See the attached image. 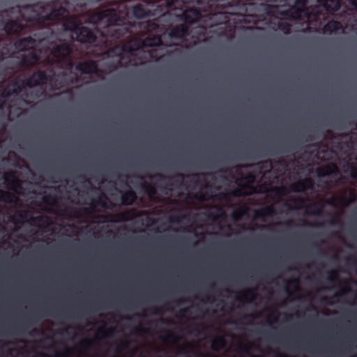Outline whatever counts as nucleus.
Masks as SVG:
<instances>
[{
    "label": "nucleus",
    "instance_id": "1",
    "mask_svg": "<svg viewBox=\"0 0 357 357\" xmlns=\"http://www.w3.org/2000/svg\"><path fill=\"white\" fill-rule=\"evenodd\" d=\"M128 10L124 9L120 12L113 8H107L93 13L89 17V22L96 26H103L102 31L99 29H90L80 25L75 36L76 40L85 44L94 45L107 48L108 56L116 58V66H137L142 61H133L142 45L157 47L163 45L160 36H149L143 42L139 40L131 41L129 43L114 45L120 38L130 33L129 24H126L125 18Z\"/></svg>",
    "mask_w": 357,
    "mask_h": 357
},
{
    "label": "nucleus",
    "instance_id": "2",
    "mask_svg": "<svg viewBox=\"0 0 357 357\" xmlns=\"http://www.w3.org/2000/svg\"><path fill=\"white\" fill-rule=\"evenodd\" d=\"M26 7L31 10H35L36 8L40 10L26 20L27 22H31L39 29L45 28L53 31L52 26L61 22L63 31L72 32L75 35L81 25L75 20L66 18L69 12L64 6H60L59 8H53L50 4L44 5L40 3L36 5H29Z\"/></svg>",
    "mask_w": 357,
    "mask_h": 357
},
{
    "label": "nucleus",
    "instance_id": "3",
    "mask_svg": "<svg viewBox=\"0 0 357 357\" xmlns=\"http://www.w3.org/2000/svg\"><path fill=\"white\" fill-rule=\"evenodd\" d=\"M49 50L51 56V58L49 59L50 62L61 69L72 70L75 68L76 70L84 75L98 74L99 72L98 65L93 60L79 62L75 66L71 56L73 47L68 42L63 40L59 43H52Z\"/></svg>",
    "mask_w": 357,
    "mask_h": 357
},
{
    "label": "nucleus",
    "instance_id": "4",
    "mask_svg": "<svg viewBox=\"0 0 357 357\" xmlns=\"http://www.w3.org/2000/svg\"><path fill=\"white\" fill-rule=\"evenodd\" d=\"M150 6L153 7V5H151L150 3L147 5H144L142 3H137L132 6L131 9L130 10L124 3H119L116 8H112L113 9L116 10L118 12L123 10L124 9H126L128 10V15L126 18H125L124 22L123 23L126 24H129V26L130 27V33H129L128 36H126L125 37H121L120 41H123L130 38L134 34V32L136 31L137 27L135 23H132L129 20L130 13H131V15L136 19L146 18L153 15L152 9L149 8Z\"/></svg>",
    "mask_w": 357,
    "mask_h": 357
},
{
    "label": "nucleus",
    "instance_id": "5",
    "mask_svg": "<svg viewBox=\"0 0 357 357\" xmlns=\"http://www.w3.org/2000/svg\"><path fill=\"white\" fill-rule=\"evenodd\" d=\"M33 220L38 227H47L50 225V219L47 215L33 217V212L30 210H18L12 216V221L16 224H23L25 221Z\"/></svg>",
    "mask_w": 357,
    "mask_h": 357
},
{
    "label": "nucleus",
    "instance_id": "6",
    "mask_svg": "<svg viewBox=\"0 0 357 357\" xmlns=\"http://www.w3.org/2000/svg\"><path fill=\"white\" fill-rule=\"evenodd\" d=\"M66 73H62L56 77L54 74L50 76L43 70H37L34 72L31 76L24 79L26 87L32 88L36 86H43L48 81L53 82L54 79H59L64 77Z\"/></svg>",
    "mask_w": 357,
    "mask_h": 357
},
{
    "label": "nucleus",
    "instance_id": "7",
    "mask_svg": "<svg viewBox=\"0 0 357 357\" xmlns=\"http://www.w3.org/2000/svg\"><path fill=\"white\" fill-rule=\"evenodd\" d=\"M3 178L8 189L16 194H23L24 191L22 186L23 181L18 178L16 172L13 170L6 172L3 174Z\"/></svg>",
    "mask_w": 357,
    "mask_h": 357
},
{
    "label": "nucleus",
    "instance_id": "8",
    "mask_svg": "<svg viewBox=\"0 0 357 357\" xmlns=\"http://www.w3.org/2000/svg\"><path fill=\"white\" fill-rule=\"evenodd\" d=\"M26 87L24 79H15L3 89L1 97L7 99L13 96H18Z\"/></svg>",
    "mask_w": 357,
    "mask_h": 357
},
{
    "label": "nucleus",
    "instance_id": "9",
    "mask_svg": "<svg viewBox=\"0 0 357 357\" xmlns=\"http://www.w3.org/2000/svg\"><path fill=\"white\" fill-rule=\"evenodd\" d=\"M349 3L357 8V0H348ZM342 0H318V3L322 6L328 14L335 15L342 6Z\"/></svg>",
    "mask_w": 357,
    "mask_h": 357
},
{
    "label": "nucleus",
    "instance_id": "10",
    "mask_svg": "<svg viewBox=\"0 0 357 357\" xmlns=\"http://www.w3.org/2000/svg\"><path fill=\"white\" fill-rule=\"evenodd\" d=\"M314 185V181L311 178L307 177L291 183L289 189L291 192L300 193L308 190H312Z\"/></svg>",
    "mask_w": 357,
    "mask_h": 357
},
{
    "label": "nucleus",
    "instance_id": "11",
    "mask_svg": "<svg viewBox=\"0 0 357 357\" xmlns=\"http://www.w3.org/2000/svg\"><path fill=\"white\" fill-rule=\"evenodd\" d=\"M40 60V54L36 52L32 51L28 54L22 55L19 61V65L21 67H31L38 64Z\"/></svg>",
    "mask_w": 357,
    "mask_h": 357
},
{
    "label": "nucleus",
    "instance_id": "12",
    "mask_svg": "<svg viewBox=\"0 0 357 357\" xmlns=\"http://www.w3.org/2000/svg\"><path fill=\"white\" fill-rule=\"evenodd\" d=\"M24 29V24L18 20H9L3 25V30L8 35L22 34Z\"/></svg>",
    "mask_w": 357,
    "mask_h": 357
},
{
    "label": "nucleus",
    "instance_id": "13",
    "mask_svg": "<svg viewBox=\"0 0 357 357\" xmlns=\"http://www.w3.org/2000/svg\"><path fill=\"white\" fill-rule=\"evenodd\" d=\"M36 40L31 36H28L17 40L14 43V47L18 52H24L34 47Z\"/></svg>",
    "mask_w": 357,
    "mask_h": 357
},
{
    "label": "nucleus",
    "instance_id": "14",
    "mask_svg": "<svg viewBox=\"0 0 357 357\" xmlns=\"http://www.w3.org/2000/svg\"><path fill=\"white\" fill-rule=\"evenodd\" d=\"M344 27L342 24L337 20H329L322 28V33L324 34H333L336 33L340 31H343Z\"/></svg>",
    "mask_w": 357,
    "mask_h": 357
},
{
    "label": "nucleus",
    "instance_id": "15",
    "mask_svg": "<svg viewBox=\"0 0 357 357\" xmlns=\"http://www.w3.org/2000/svg\"><path fill=\"white\" fill-rule=\"evenodd\" d=\"M189 33V29L184 24H181L174 27L169 32L171 38L182 39Z\"/></svg>",
    "mask_w": 357,
    "mask_h": 357
},
{
    "label": "nucleus",
    "instance_id": "16",
    "mask_svg": "<svg viewBox=\"0 0 357 357\" xmlns=\"http://www.w3.org/2000/svg\"><path fill=\"white\" fill-rule=\"evenodd\" d=\"M337 172V168L335 165H328L319 167L316 170L317 176L321 178L329 176Z\"/></svg>",
    "mask_w": 357,
    "mask_h": 357
},
{
    "label": "nucleus",
    "instance_id": "17",
    "mask_svg": "<svg viewBox=\"0 0 357 357\" xmlns=\"http://www.w3.org/2000/svg\"><path fill=\"white\" fill-rule=\"evenodd\" d=\"M121 199L122 205L130 206L136 201L137 195L134 190L129 189L122 193Z\"/></svg>",
    "mask_w": 357,
    "mask_h": 357
},
{
    "label": "nucleus",
    "instance_id": "18",
    "mask_svg": "<svg viewBox=\"0 0 357 357\" xmlns=\"http://www.w3.org/2000/svg\"><path fill=\"white\" fill-rule=\"evenodd\" d=\"M18 201V197L8 192L3 190H0V202L6 204H15Z\"/></svg>",
    "mask_w": 357,
    "mask_h": 357
},
{
    "label": "nucleus",
    "instance_id": "19",
    "mask_svg": "<svg viewBox=\"0 0 357 357\" xmlns=\"http://www.w3.org/2000/svg\"><path fill=\"white\" fill-rule=\"evenodd\" d=\"M37 321H38V314H37V313H36V314H31L30 316H29V317L26 318V321H25L24 323H22V324H21L18 325V326H17V328H18L19 329H20L21 331H26L28 328H29V326H30L31 325H32L33 324L36 323V322H37Z\"/></svg>",
    "mask_w": 357,
    "mask_h": 357
},
{
    "label": "nucleus",
    "instance_id": "20",
    "mask_svg": "<svg viewBox=\"0 0 357 357\" xmlns=\"http://www.w3.org/2000/svg\"><path fill=\"white\" fill-rule=\"evenodd\" d=\"M274 213V208L273 206L264 207L256 212V217L258 218L264 219L267 217H271Z\"/></svg>",
    "mask_w": 357,
    "mask_h": 357
},
{
    "label": "nucleus",
    "instance_id": "21",
    "mask_svg": "<svg viewBox=\"0 0 357 357\" xmlns=\"http://www.w3.org/2000/svg\"><path fill=\"white\" fill-rule=\"evenodd\" d=\"M225 345V340L223 337L218 336L212 340L211 348L214 351H218Z\"/></svg>",
    "mask_w": 357,
    "mask_h": 357
},
{
    "label": "nucleus",
    "instance_id": "22",
    "mask_svg": "<svg viewBox=\"0 0 357 357\" xmlns=\"http://www.w3.org/2000/svg\"><path fill=\"white\" fill-rule=\"evenodd\" d=\"M256 294L252 289H248L241 294V296L236 297L237 300L241 301V298L246 300L248 302H251L252 299L255 298Z\"/></svg>",
    "mask_w": 357,
    "mask_h": 357
},
{
    "label": "nucleus",
    "instance_id": "23",
    "mask_svg": "<svg viewBox=\"0 0 357 357\" xmlns=\"http://www.w3.org/2000/svg\"><path fill=\"white\" fill-rule=\"evenodd\" d=\"M291 25L286 22H279L278 23V29L284 34L287 35L290 33Z\"/></svg>",
    "mask_w": 357,
    "mask_h": 357
},
{
    "label": "nucleus",
    "instance_id": "24",
    "mask_svg": "<svg viewBox=\"0 0 357 357\" xmlns=\"http://www.w3.org/2000/svg\"><path fill=\"white\" fill-rule=\"evenodd\" d=\"M107 199V197L105 195H100L98 197L97 200H93V202H95L98 205L101 206L103 208H113L115 206V204L112 202H109V206H107V202L102 199V198Z\"/></svg>",
    "mask_w": 357,
    "mask_h": 357
},
{
    "label": "nucleus",
    "instance_id": "25",
    "mask_svg": "<svg viewBox=\"0 0 357 357\" xmlns=\"http://www.w3.org/2000/svg\"><path fill=\"white\" fill-rule=\"evenodd\" d=\"M327 281L330 283L338 282L340 284L341 281L338 272L334 270L331 271L327 277Z\"/></svg>",
    "mask_w": 357,
    "mask_h": 357
},
{
    "label": "nucleus",
    "instance_id": "26",
    "mask_svg": "<svg viewBox=\"0 0 357 357\" xmlns=\"http://www.w3.org/2000/svg\"><path fill=\"white\" fill-rule=\"evenodd\" d=\"M134 215V210H128L124 212L117 214V216L120 221H127L132 218Z\"/></svg>",
    "mask_w": 357,
    "mask_h": 357
},
{
    "label": "nucleus",
    "instance_id": "27",
    "mask_svg": "<svg viewBox=\"0 0 357 357\" xmlns=\"http://www.w3.org/2000/svg\"><path fill=\"white\" fill-rule=\"evenodd\" d=\"M349 195V198L342 197L340 199L341 203L345 206H348L350 203L354 202L356 199V195L354 191H351Z\"/></svg>",
    "mask_w": 357,
    "mask_h": 357
},
{
    "label": "nucleus",
    "instance_id": "28",
    "mask_svg": "<svg viewBox=\"0 0 357 357\" xmlns=\"http://www.w3.org/2000/svg\"><path fill=\"white\" fill-rule=\"evenodd\" d=\"M308 208H313V210L310 212H308L309 213L314 215H320L322 213L323 206H319L317 204H313L310 205Z\"/></svg>",
    "mask_w": 357,
    "mask_h": 357
},
{
    "label": "nucleus",
    "instance_id": "29",
    "mask_svg": "<svg viewBox=\"0 0 357 357\" xmlns=\"http://www.w3.org/2000/svg\"><path fill=\"white\" fill-rule=\"evenodd\" d=\"M21 11H22L21 6H17L15 7H10L8 9H5L3 12L5 13H10V14H13L15 13H19L20 14H21Z\"/></svg>",
    "mask_w": 357,
    "mask_h": 357
},
{
    "label": "nucleus",
    "instance_id": "30",
    "mask_svg": "<svg viewBox=\"0 0 357 357\" xmlns=\"http://www.w3.org/2000/svg\"><path fill=\"white\" fill-rule=\"evenodd\" d=\"M7 73V68L0 62V82L4 79Z\"/></svg>",
    "mask_w": 357,
    "mask_h": 357
},
{
    "label": "nucleus",
    "instance_id": "31",
    "mask_svg": "<svg viewBox=\"0 0 357 357\" xmlns=\"http://www.w3.org/2000/svg\"><path fill=\"white\" fill-rule=\"evenodd\" d=\"M186 176H188L185 175V174H183L182 173H176L174 176H168L167 178L169 181H172L174 178H179L181 180H183Z\"/></svg>",
    "mask_w": 357,
    "mask_h": 357
},
{
    "label": "nucleus",
    "instance_id": "32",
    "mask_svg": "<svg viewBox=\"0 0 357 357\" xmlns=\"http://www.w3.org/2000/svg\"><path fill=\"white\" fill-rule=\"evenodd\" d=\"M146 29L148 31L155 30L158 27V24L151 21L146 22Z\"/></svg>",
    "mask_w": 357,
    "mask_h": 357
},
{
    "label": "nucleus",
    "instance_id": "33",
    "mask_svg": "<svg viewBox=\"0 0 357 357\" xmlns=\"http://www.w3.org/2000/svg\"><path fill=\"white\" fill-rule=\"evenodd\" d=\"M128 347V342H122L118 347L117 349L118 351H122L123 349H126Z\"/></svg>",
    "mask_w": 357,
    "mask_h": 357
},
{
    "label": "nucleus",
    "instance_id": "34",
    "mask_svg": "<svg viewBox=\"0 0 357 357\" xmlns=\"http://www.w3.org/2000/svg\"><path fill=\"white\" fill-rule=\"evenodd\" d=\"M167 339L171 340H178V337L173 333H169L167 335Z\"/></svg>",
    "mask_w": 357,
    "mask_h": 357
},
{
    "label": "nucleus",
    "instance_id": "35",
    "mask_svg": "<svg viewBox=\"0 0 357 357\" xmlns=\"http://www.w3.org/2000/svg\"><path fill=\"white\" fill-rule=\"evenodd\" d=\"M344 284H345V289H342V294H346V293H347V292L351 291V288H350V286L349 284V282H345Z\"/></svg>",
    "mask_w": 357,
    "mask_h": 357
},
{
    "label": "nucleus",
    "instance_id": "36",
    "mask_svg": "<svg viewBox=\"0 0 357 357\" xmlns=\"http://www.w3.org/2000/svg\"><path fill=\"white\" fill-rule=\"evenodd\" d=\"M81 343L86 348H90L91 346V342L89 340H84Z\"/></svg>",
    "mask_w": 357,
    "mask_h": 357
},
{
    "label": "nucleus",
    "instance_id": "37",
    "mask_svg": "<svg viewBox=\"0 0 357 357\" xmlns=\"http://www.w3.org/2000/svg\"><path fill=\"white\" fill-rule=\"evenodd\" d=\"M351 176L353 178H357V167H353L351 168Z\"/></svg>",
    "mask_w": 357,
    "mask_h": 357
},
{
    "label": "nucleus",
    "instance_id": "38",
    "mask_svg": "<svg viewBox=\"0 0 357 357\" xmlns=\"http://www.w3.org/2000/svg\"><path fill=\"white\" fill-rule=\"evenodd\" d=\"M188 312V308H186V307L183 308L179 311L178 317H183L185 314L187 313Z\"/></svg>",
    "mask_w": 357,
    "mask_h": 357
},
{
    "label": "nucleus",
    "instance_id": "39",
    "mask_svg": "<svg viewBox=\"0 0 357 357\" xmlns=\"http://www.w3.org/2000/svg\"><path fill=\"white\" fill-rule=\"evenodd\" d=\"M67 84V82L64 81V82H60L59 84H55V86L56 89H61L62 87H63L64 86H66V84Z\"/></svg>",
    "mask_w": 357,
    "mask_h": 357
},
{
    "label": "nucleus",
    "instance_id": "40",
    "mask_svg": "<svg viewBox=\"0 0 357 357\" xmlns=\"http://www.w3.org/2000/svg\"><path fill=\"white\" fill-rule=\"evenodd\" d=\"M278 191L282 195H284L287 193V188L284 187H280L277 188Z\"/></svg>",
    "mask_w": 357,
    "mask_h": 357
},
{
    "label": "nucleus",
    "instance_id": "41",
    "mask_svg": "<svg viewBox=\"0 0 357 357\" xmlns=\"http://www.w3.org/2000/svg\"><path fill=\"white\" fill-rule=\"evenodd\" d=\"M288 284L294 283L298 287L299 281L298 279H293L289 282H287Z\"/></svg>",
    "mask_w": 357,
    "mask_h": 357
},
{
    "label": "nucleus",
    "instance_id": "42",
    "mask_svg": "<svg viewBox=\"0 0 357 357\" xmlns=\"http://www.w3.org/2000/svg\"><path fill=\"white\" fill-rule=\"evenodd\" d=\"M294 202L295 203L298 202V203H299V204H303L305 203V199H303V198H299V199H295Z\"/></svg>",
    "mask_w": 357,
    "mask_h": 357
},
{
    "label": "nucleus",
    "instance_id": "43",
    "mask_svg": "<svg viewBox=\"0 0 357 357\" xmlns=\"http://www.w3.org/2000/svg\"><path fill=\"white\" fill-rule=\"evenodd\" d=\"M337 201V198L336 197H333L330 201H328V204H331V205H335V202H336Z\"/></svg>",
    "mask_w": 357,
    "mask_h": 357
},
{
    "label": "nucleus",
    "instance_id": "44",
    "mask_svg": "<svg viewBox=\"0 0 357 357\" xmlns=\"http://www.w3.org/2000/svg\"><path fill=\"white\" fill-rule=\"evenodd\" d=\"M314 138L312 137V136L311 135H309L306 139V142H311L314 139Z\"/></svg>",
    "mask_w": 357,
    "mask_h": 357
},
{
    "label": "nucleus",
    "instance_id": "45",
    "mask_svg": "<svg viewBox=\"0 0 357 357\" xmlns=\"http://www.w3.org/2000/svg\"><path fill=\"white\" fill-rule=\"evenodd\" d=\"M243 351L248 354H250L249 348L248 347H245L243 348Z\"/></svg>",
    "mask_w": 357,
    "mask_h": 357
},
{
    "label": "nucleus",
    "instance_id": "46",
    "mask_svg": "<svg viewBox=\"0 0 357 357\" xmlns=\"http://www.w3.org/2000/svg\"><path fill=\"white\" fill-rule=\"evenodd\" d=\"M103 218V222H109L107 216H101Z\"/></svg>",
    "mask_w": 357,
    "mask_h": 357
},
{
    "label": "nucleus",
    "instance_id": "47",
    "mask_svg": "<svg viewBox=\"0 0 357 357\" xmlns=\"http://www.w3.org/2000/svg\"><path fill=\"white\" fill-rule=\"evenodd\" d=\"M183 302H184V301L183 299H179L178 301H176L177 304H181V303H183Z\"/></svg>",
    "mask_w": 357,
    "mask_h": 357
},
{
    "label": "nucleus",
    "instance_id": "48",
    "mask_svg": "<svg viewBox=\"0 0 357 357\" xmlns=\"http://www.w3.org/2000/svg\"><path fill=\"white\" fill-rule=\"evenodd\" d=\"M155 188H151V194H155Z\"/></svg>",
    "mask_w": 357,
    "mask_h": 357
},
{
    "label": "nucleus",
    "instance_id": "49",
    "mask_svg": "<svg viewBox=\"0 0 357 357\" xmlns=\"http://www.w3.org/2000/svg\"><path fill=\"white\" fill-rule=\"evenodd\" d=\"M233 217L235 220H238L239 219V217L237 216L235 213L233 214Z\"/></svg>",
    "mask_w": 357,
    "mask_h": 357
},
{
    "label": "nucleus",
    "instance_id": "50",
    "mask_svg": "<svg viewBox=\"0 0 357 357\" xmlns=\"http://www.w3.org/2000/svg\"><path fill=\"white\" fill-rule=\"evenodd\" d=\"M4 102H2L0 103V109H2L3 107Z\"/></svg>",
    "mask_w": 357,
    "mask_h": 357
},
{
    "label": "nucleus",
    "instance_id": "51",
    "mask_svg": "<svg viewBox=\"0 0 357 357\" xmlns=\"http://www.w3.org/2000/svg\"><path fill=\"white\" fill-rule=\"evenodd\" d=\"M79 178H82V179H85V176H83V175H80V176H79Z\"/></svg>",
    "mask_w": 357,
    "mask_h": 357
},
{
    "label": "nucleus",
    "instance_id": "52",
    "mask_svg": "<svg viewBox=\"0 0 357 357\" xmlns=\"http://www.w3.org/2000/svg\"><path fill=\"white\" fill-rule=\"evenodd\" d=\"M314 225V226H321L322 225L321 223H316Z\"/></svg>",
    "mask_w": 357,
    "mask_h": 357
},
{
    "label": "nucleus",
    "instance_id": "53",
    "mask_svg": "<svg viewBox=\"0 0 357 357\" xmlns=\"http://www.w3.org/2000/svg\"><path fill=\"white\" fill-rule=\"evenodd\" d=\"M273 313H276L277 314H279V312L278 310H274Z\"/></svg>",
    "mask_w": 357,
    "mask_h": 357
},
{
    "label": "nucleus",
    "instance_id": "54",
    "mask_svg": "<svg viewBox=\"0 0 357 357\" xmlns=\"http://www.w3.org/2000/svg\"><path fill=\"white\" fill-rule=\"evenodd\" d=\"M214 287H215V284H214V283H213V284H211L210 285V287H211V288H213Z\"/></svg>",
    "mask_w": 357,
    "mask_h": 357
},
{
    "label": "nucleus",
    "instance_id": "55",
    "mask_svg": "<svg viewBox=\"0 0 357 357\" xmlns=\"http://www.w3.org/2000/svg\"><path fill=\"white\" fill-rule=\"evenodd\" d=\"M40 355L41 356H43V357L46 356V355H45V354H43V353H41Z\"/></svg>",
    "mask_w": 357,
    "mask_h": 357
},
{
    "label": "nucleus",
    "instance_id": "56",
    "mask_svg": "<svg viewBox=\"0 0 357 357\" xmlns=\"http://www.w3.org/2000/svg\"><path fill=\"white\" fill-rule=\"evenodd\" d=\"M47 199V197H44V198H43V202H46Z\"/></svg>",
    "mask_w": 357,
    "mask_h": 357
},
{
    "label": "nucleus",
    "instance_id": "57",
    "mask_svg": "<svg viewBox=\"0 0 357 357\" xmlns=\"http://www.w3.org/2000/svg\"><path fill=\"white\" fill-rule=\"evenodd\" d=\"M268 155H274V153H273L270 152V153H268Z\"/></svg>",
    "mask_w": 357,
    "mask_h": 357
},
{
    "label": "nucleus",
    "instance_id": "58",
    "mask_svg": "<svg viewBox=\"0 0 357 357\" xmlns=\"http://www.w3.org/2000/svg\"><path fill=\"white\" fill-rule=\"evenodd\" d=\"M285 290H286V291H287V292H288V293H289V289H288V287H286V288H285Z\"/></svg>",
    "mask_w": 357,
    "mask_h": 357
},
{
    "label": "nucleus",
    "instance_id": "59",
    "mask_svg": "<svg viewBox=\"0 0 357 357\" xmlns=\"http://www.w3.org/2000/svg\"><path fill=\"white\" fill-rule=\"evenodd\" d=\"M84 211H85L86 213H87V212L89 211V210H88L87 208H84Z\"/></svg>",
    "mask_w": 357,
    "mask_h": 357
},
{
    "label": "nucleus",
    "instance_id": "60",
    "mask_svg": "<svg viewBox=\"0 0 357 357\" xmlns=\"http://www.w3.org/2000/svg\"><path fill=\"white\" fill-rule=\"evenodd\" d=\"M280 357H288V356L286 355H282V356H280Z\"/></svg>",
    "mask_w": 357,
    "mask_h": 357
},
{
    "label": "nucleus",
    "instance_id": "61",
    "mask_svg": "<svg viewBox=\"0 0 357 357\" xmlns=\"http://www.w3.org/2000/svg\"><path fill=\"white\" fill-rule=\"evenodd\" d=\"M251 357H261V356H252Z\"/></svg>",
    "mask_w": 357,
    "mask_h": 357
},
{
    "label": "nucleus",
    "instance_id": "62",
    "mask_svg": "<svg viewBox=\"0 0 357 357\" xmlns=\"http://www.w3.org/2000/svg\"><path fill=\"white\" fill-rule=\"evenodd\" d=\"M158 176H159L160 178H164V176H163L162 175H161V174H159Z\"/></svg>",
    "mask_w": 357,
    "mask_h": 357
},
{
    "label": "nucleus",
    "instance_id": "63",
    "mask_svg": "<svg viewBox=\"0 0 357 357\" xmlns=\"http://www.w3.org/2000/svg\"><path fill=\"white\" fill-rule=\"evenodd\" d=\"M241 190H236V195H238V192H239Z\"/></svg>",
    "mask_w": 357,
    "mask_h": 357
},
{
    "label": "nucleus",
    "instance_id": "64",
    "mask_svg": "<svg viewBox=\"0 0 357 357\" xmlns=\"http://www.w3.org/2000/svg\"><path fill=\"white\" fill-rule=\"evenodd\" d=\"M63 1L67 4V0H63Z\"/></svg>",
    "mask_w": 357,
    "mask_h": 357
}]
</instances>
